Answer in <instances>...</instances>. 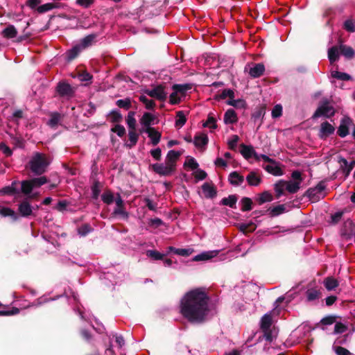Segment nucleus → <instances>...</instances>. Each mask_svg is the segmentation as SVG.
Listing matches in <instances>:
<instances>
[{"label":"nucleus","instance_id":"nucleus-51","mask_svg":"<svg viewBox=\"0 0 355 355\" xmlns=\"http://www.w3.org/2000/svg\"><path fill=\"white\" fill-rule=\"evenodd\" d=\"M112 123H119L122 121V114L118 110H112L109 114Z\"/></svg>","mask_w":355,"mask_h":355},{"label":"nucleus","instance_id":"nucleus-13","mask_svg":"<svg viewBox=\"0 0 355 355\" xmlns=\"http://www.w3.org/2000/svg\"><path fill=\"white\" fill-rule=\"evenodd\" d=\"M145 132L148 134V136L150 139L151 143L153 146H156L159 143L162 134L155 128H148L145 130H140V132Z\"/></svg>","mask_w":355,"mask_h":355},{"label":"nucleus","instance_id":"nucleus-29","mask_svg":"<svg viewBox=\"0 0 355 355\" xmlns=\"http://www.w3.org/2000/svg\"><path fill=\"white\" fill-rule=\"evenodd\" d=\"M339 47L337 46H333L328 50V58L331 64L336 62L339 59Z\"/></svg>","mask_w":355,"mask_h":355},{"label":"nucleus","instance_id":"nucleus-53","mask_svg":"<svg viewBox=\"0 0 355 355\" xmlns=\"http://www.w3.org/2000/svg\"><path fill=\"white\" fill-rule=\"evenodd\" d=\"M101 184L98 181H95L92 186V198L95 200L98 199L101 192Z\"/></svg>","mask_w":355,"mask_h":355},{"label":"nucleus","instance_id":"nucleus-32","mask_svg":"<svg viewBox=\"0 0 355 355\" xmlns=\"http://www.w3.org/2000/svg\"><path fill=\"white\" fill-rule=\"evenodd\" d=\"M33 187L30 180H23L21 182V192L25 195L28 196L31 193Z\"/></svg>","mask_w":355,"mask_h":355},{"label":"nucleus","instance_id":"nucleus-54","mask_svg":"<svg viewBox=\"0 0 355 355\" xmlns=\"http://www.w3.org/2000/svg\"><path fill=\"white\" fill-rule=\"evenodd\" d=\"M344 214L343 211H337L335 214L331 215V220L328 221L329 224L336 225L341 220Z\"/></svg>","mask_w":355,"mask_h":355},{"label":"nucleus","instance_id":"nucleus-26","mask_svg":"<svg viewBox=\"0 0 355 355\" xmlns=\"http://www.w3.org/2000/svg\"><path fill=\"white\" fill-rule=\"evenodd\" d=\"M255 200L261 205L265 202H269L273 200L272 195L268 191H265L258 195Z\"/></svg>","mask_w":355,"mask_h":355},{"label":"nucleus","instance_id":"nucleus-5","mask_svg":"<svg viewBox=\"0 0 355 355\" xmlns=\"http://www.w3.org/2000/svg\"><path fill=\"white\" fill-rule=\"evenodd\" d=\"M336 114L334 107L330 105V102L327 98H323L320 101L319 106L314 112L312 118L316 119L320 116L331 118Z\"/></svg>","mask_w":355,"mask_h":355},{"label":"nucleus","instance_id":"nucleus-4","mask_svg":"<svg viewBox=\"0 0 355 355\" xmlns=\"http://www.w3.org/2000/svg\"><path fill=\"white\" fill-rule=\"evenodd\" d=\"M76 90V87L71 86L65 80L59 81L55 87V95L67 100L75 96Z\"/></svg>","mask_w":355,"mask_h":355},{"label":"nucleus","instance_id":"nucleus-35","mask_svg":"<svg viewBox=\"0 0 355 355\" xmlns=\"http://www.w3.org/2000/svg\"><path fill=\"white\" fill-rule=\"evenodd\" d=\"M0 216L3 217H11L13 220H17L18 219V216L15 211L9 207H3L0 208Z\"/></svg>","mask_w":355,"mask_h":355},{"label":"nucleus","instance_id":"nucleus-23","mask_svg":"<svg viewBox=\"0 0 355 355\" xmlns=\"http://www.w3.org/2000/svg\"><path fill=\"white\" fill-rule=\"evenodd\" d=\"M246 180L250 186L257 187L261 182V178L255 171H250L246 176Z\"/></svg>","mask_w":355,"mask_h":355},{"label":"nucleus","instance_id":"nucleus-25","mask_svg":"<svg viewBox=\"0 0 355 355\" xmlns=\"http://www.w3.org/2000/svg\"><path fill=\"white\" fill-rule=\"evenodd\" d=\"M209 139L206 134L202 133L194 137L193 144L196 147L200 148L208 144Z\"/></svg>","mask_w":355,"mask_h":355},{"label":"nucleus","instance_id":"nucleus-31","mask_svg":"<svg viewBox=\"0 0 355 355\" xmlns=\"http://www.w3.org/2000/svg\"><path fill=\"white\" fill-rule=\"evenodd\" d=\"M324 285L327 290L332 291L338 286V282L333 277H327L324 280Z\"/></svg>","mask_w":355,"mask_h":355},{"label":"nucleus","instance_id":"nucleus-18","mask_svg":"<svg viewBox=\"0 0 355 355\" xmlns=\"http://www.w3.org/2000/svg\"><path fill=\"white\" fill-rule=\"evenodd\" d=\"M266 114V107L265 105H261L256 108L254 112L252 114V119L254 123H257V121L260 120L259 123V127L261 125L262 119Z\"/></svg>","mask_w":355,"mask_h":355},{"label":"nucleus","instance_id":"nucleus-40","mask_svg":"<svg viewBox=\"0 0 355 355\" xmlns=\"http://www.w3.org/2000/svg\"><path fill=\"white\" fill-rule=\"evenodd\" d=\"M286 182L284 180H279L275 184V191L276 192V198H279L282 195L284 194V190L286 188Z\"/></svg>","mask_w":355,"mask_h":355},{"label":"nucleus","instance_id":"nucleus-9","mask_svg":"<svg viewBox=\"0 0 355 355\" xmlns=\"http://www.w3.org/2000/svg\"><path fill=\"white\" fill-rule=\"evenodd\" d=\"M354 125L353 120L348 116H344L338 128L337 134L339 137L344 138L349 133V127Z\"/></svg>","mask_w":355,"mask_h":355},{"label":"nucleus","instance_id":"nucleus-1","mask_svg":"<svg viewBox=\"0 0 355 355\" xmlns=\"http://www.w3.org/2000/svg\"><path fill=\"white\" fill-rule=\"evenodd\" d=\"M210 297L203 288H197L186 293L180 302V313L192 324L206 321L209 313Z\"/></svg>","mask_w":355,"mask_h":355},{"label":"nucleus","instance_id":"nucleus-21","mask_svg":"<svg viewBox=\"0 0 355 355\" xmlns=\"http://www.w3.org/2000/svg\"><path fill=\"white\" fill-rule=\"evenodd\" d=\"M339 49L340 54L348 60H351L355 57V51L352 46L345 44H340L339 46Z\"/></svg>","mask_w":355,"mask_h":355},{"label":"nucleus","instance_id":"nucleus-6","mask_svg":"<svg viewBox=\"0 0 355 355\" xmlns=\"http://www.w3.org/2000/svg\"><path fill=\"white\" fill-rule=\"evenodd\" d=\"M326 185L324 181H320L315 187L309 188L305 193L312 202H318L321 198H324L325 195L322 191L325 189Z\"/></svg>","mask_w":355,"mask_h":355},{"label":"nucleus","instance_id":"nucleus-33","mask_svg":"<svg viewBox=\"0 0 355 355\" xmlns=\"http://www.w3.org/2000/svg\"><path fill=\"white\" fill-rule=\"evenodd\" d=\"M286 211V207L284 205H279L272 208L270 207L266 211L269 212V215L270 217H275L282 214H283Z\"/></svg>","mask_w":355,"mask_h":355},{"label":"nucleus","instance_id":"nucleus-17","mask_svg":"<svg viewBox=\"0 0 355 355\" xmlns=\"http://www.w3.org/2000/svg\"><path fill=\"white\" fill-rule=\"evenodd\" d=\"M49 116L50 119L47 124L52 128H55L58 124H60L64 116L62 114L57 112L50 113Z\"/></svg>","mask_w":355,"mask_h":355},{"label":"nucleus","instance_id":"nucleus-59","mask_svg":"<svg viewBox=\"0 0 355 355\" xmlns=\"http://www.w3.org/2000/svg\"><path fill=\"white\" fill-rule=\"evenodd\" d=\"M184 167H189L191 170H197L199 164L193 157H189L184 164Z\"/></svg>","mask_w":355,"mask_h":355},{"label":"nucleus","instance_id":"nucleus-3","mask_svg":"<svg viewBox=\"0 0 355 355\" xmlns=\"http://www.w3.org/2000/svg\"><path fill=\"white\" fill-rule=\"evenodd\" d=\"M49 164V162L46 156L40 153H37L30 161L31 170L36 175H40L44 173Z\"/></svg>","mask_w":355,"mask_h":355},{"label":"nucleus","instance_id":"nucleus-10","mask_svg":"<svg viewBox=\"0 0 355 355\" xmlns=\"http://www.w3.org/2000/svg\"><path fill=\"white\" fill-rule=\"evenodd\" d=\"M34 207H33L28 198L23 200L18 205V212L21 216L24 218H29L30 216H35L33 213Z\"/></svg>","mask_w":355,"mask_h":355},{"label":"nucleus","instance_id":"nucleus-61","mask_svg":"<svg viewBox=\"0 0 355 355\" xmlns=\"http://www.w3.org/2000/svg\"><path fill=\"white\" fill-rule=\"evenodd\" d=\"M181 155H182V153L179 151L171 150L168 152V153L166 155V157H168V159H170L175 163H177V161L179 159Z\"/></svg>","mask_w":355,"mask_h":355},{"label":"nucleus","instance_id":"nucleus-12","mask_svg":"<svg viewBox=\"0 0 355 355\" xmlns=\"http://www.w3.org/2000/svg\"><path fill=\"white\" fill-rule=\"evenodd\" d=\"M240 153L245 159H249L253 157L257 161H259V155L256 153L252 146L241 144H240Z\"/></svg>","mask_w":355,"mask_h":355},{"label":"nucleus","instance_id":"nucleus-57","mask_svg":"<svg viewBox=\"0 0 355 355\" xmlns=\"http://www.w3.org/2000/svg\"><path fill=\"white\" fill-rule=\"evenodd\" d=\"M203 127H209L212 129L217 128L216 120L211 114L208 115L207 120L203 123Z\"/></svg>","mask_w":355,"mask_h":355},{"label":"nucleus","instance_id":"nucleus-7","mask_svg":"<svg viewBox=\"0 0 355 355\" xmlns=\"http://www.w3.org/2000/svg\"><path fill=\"white\" fill-rule=\"evenodd\" d=\"M266 68L265 65L261 63L251 62L248 64L244 69L245 72H248L252 78H257L263 75Z\"/></svg>","mask_w":355,"mask_h":355},{"label":"nucleus","instance_id":"nucleus-34","mask_svg":"<svg viewBox=\"0 0 355 355\" xmlns=\"http://www.w3.org/2000/svg\"><path fill=\"white\" fill-rule=\"evenodd\" d=\"M307 300L311 302L316 299H319L322 296V293L319 290L315 288H309L306 292Z\"/></svg>","mask_w":355,"mask_h":355},{"label":"nucleus","instance_id":"nucleus-24","mask_svg":"<svg viewBox=\"0 0 355 355\" xmlns=\"http://www.w3.org/2000/svg\"><path fill=\"white\" fill-rule=\"evenodd\" d=\"M3 37L7 39H12L17 35V28L12 24L8 25L1 33Z\"/></svg>","mask_w":355,"mask_h":355},{"label":"nucleus","instance_id":"nucleus-42","mask_svg":"<svg viewBox=\"0 0 355 355\" xmlns=\"http://www.w3.org/2000/svg\"><path fill=\"white\" fill-rule=\"evenodd\" d=\"M80 52V46H75L67 52V58L68 61L75 59Z\"/></svg>","mask_w":355,"mask_h":355},{"label":"nucleus","instance_id":"nucleus-44","mask_svg":"<svg viewBox=\"0 0 355 355\" xmlns=\"http://www.w3.org/2000/svg\"><path fill=\"white\" fill-rule=\"evenodd\" d=\"M241 203L242 205V211H250L252 209V200L248 197H243L241 200Z\"/></svg>","mask_w":355,"mask_h":355},{"label":"nucleus","instance_id":"nucleus-41","mask_svg":"<svg viewBox=\"0 0 355 355\" xmlns=\"http://www.w3.org/2000/svg\"><path fill=\"white\" fill-rule=\"evenodd\" d=\"M226 103L227 105L233 106L236 108H245L246 107V102L241 98L237 100L230 98Z\"/></svg>","mask_w":355,"mask_h":355},{"label":"nucleus","instance_id":"nucleus-50","mask_svg":"<svg viewBox=\"0 0 355 355\" xmlns=\"http://www.w3.org/2000/svg\"><path fill=\"white\" fill-rule=\"evenodd\" d=\"M343 28L349 33L355 32V21L352 19H348L343 23Z\"/></svg>","mask_w":355,"mask_h":355},{"label":"nucleus","instance_id":"nucleus-43","mask_svg":"<svg viewBox=\"0 0 355 355\" xmlns=\"http://www.w3.org/2000/svg\"><path fill=\"white\" fill-rule=\"evenodd\" d=\"M139 99L145 105L147 110H153L155 107V102L153 100L148 99L146 96L141 95L139 96Z\"/></svg>","mask_w":355,"mask_h":355},{"label":"nucleus","instance_id":"nucleus-55","mask_svg":"<svg viewBox=\"0 0 355 355\" xmlns=\"http://www.w3.org/2000/svg\"><path fill=\"white\" fill-rule=\"evenodd\" d=\"M111 132L116 133L119 137H122L125 135V129L123 125L116 124L111 128Z\"/></svg>","mask_w":355,"mask_h":355},{"label":"nucleus","instance_id":"nucleus-30","mask_svg":"<svg viewBox=\"0 0 355 355\" xmlns=\"http://www.w3.org/2000/svg\"><path fill=\"white\" fill-rule=\"evenodd\" d=\"M155 117L150 112H145L141 120L140 123L146 127V128H151L150 125L153 123Z\"/></svg>","mask_w":355,"mask_h":355},{"label":"nucleus","instance_id":"nucleus-28","mask_svg":"<svg viewBox=\"0 0 355 355\" xmlns=\"http://www.w3.org/2000/svg\"><path fill=\"white\" fill-rule=\"evenodd\" d=\"M237 200L238 196L236 195H230L228 197L223 198L221 200L220 205L228 206L230 208L235 209Z\"/></svg>","mask_w":355,"mask_h":355},{"label":"nucleus","instance_id":"nucleus-20","mask_svg":"<svg viewBox=\"0 0 355 355\" xmlns=\"http://www.w3.org/2000/svg\"><path fill=\"white\" fill-rule=\"evenodd\" d=\"M17 181H13L11 185L3 187L1 190V193H3V195L8 196H14L19 194L20 191L17 188Z\"/></svg>","mask_w":355,"mask_h":355},{"label":"nucleus","instance_id":"nucleus-14","mask_svg":"<svg viewBox=\"0 0 355 355\" xmlns=\"http://www.w3.org/2000/svg\"><path fill=\"white\" fill-rule=\"evenodd\" d=\"M263 168L269 173L275 175H282L284 172L280 167V165L274 159V162H270L269 164L263 166Z\"/></svg>","mask_w":355,"mask_h":355},{"label":"nucleus","instance_id":"nucleus-15","mask_svg":"<svg viewBox=\"0 0 355 355\" xmlns=\"http://www.w3.org/2000/svg\"><path fill=\"white\" fill-rule=\"evenodd\" d=\"M202 190L206 198H214L217 195V190L213 184L205 182L202 185Z\"/></svg>","mask_w":355,"mask_h":355},{"label":"nucleus","instance_id":"nucleus-49","mask_svg":"<svg viewBox=\"0 0 355 355\" xmlns=\"http://www.w3.org/2000/svg\"><path fill=\"white\" fill-rule=\"evenodd\" d=\"M146 255L150 259L157 261L164 260V254L157 250H149L146 251Z\"/></svg>","mask_w":355,"mask_h":355},{"label":"nucleus","instance_id":"nucleus-36","mask_svg":"<svg viewBox=\"0 0 355 355\" xmlns=\"http://www.w3.org/2000/svg\"><path fill=\"white\" fill-rule=\"evenodd\" d=\"M272 317L269 314H265L261 320L260 327L261 329H268V328H271L272 326Z\"/></svg>","mask_w":355,"mask_h":355},{"label":"nucleus","instance_id":"nucleus-62","mask_svg":"<svg viewBox=\"0 0 355 355\" xmlns=\"http://www.w3.org/2000/svg\"><path fill=\"white\" fill-rule=\"evenodd\" d=\"M92 231V227L91 226L87 224V223H85L83 225H81L78 229V232L80 235L81 236H86L88 233H89L90 232Z\"/></svg>","mask_w":355,"mask_h":355},{"label":"nucleus","instance_id":"nucleus-60","mask_svg":"<svg viewBox=\"0 0 355 355\" xmlns=\"http://www.w3.org/2000/svg\"><path fill=\"white\" fill-rule=\"evenodd\" d=\"M337 318V316L333 315H327L323 318L320 322L323 325H330L336 322Z\"/></svg>","mask_w":355,"mask_h":355},{"label":"nucleus","instance_id":"nucleus-63","mask_svg":"<svg viewBox=\"0 0 355 355\" xmlns=\"http://www.w3.org/2000/svg\"><path fill=\"white\" fill-rule=\"evenodd\" d=\"M347 330V327L342 322H336L334 327L335 334L344 333Z\"/></svg>","mask_w":355,"mask_h":355},{"label":"nucleus","instance_id":"nucleus-58","mask_svg":"<svg viewBox=\"0 0 355 355\" xmlns=\"http://www.w3.org/2000/svg\"><path fill=\"white\" fill-rule=\"evenodd\" d=\"M101 198L103 202L107 205L112 204L114 201V196L112 193L110 191L104 192L101 196Z\"/></svg>","mask_w":355,"mask_h":355},{"label":"nucleus","instance_id":"nucleus-45","mask_svg":"<svg viewBox=\"0 0 355 355\" xmlns=\"http://www.w3.org/2000/svg\"><path fill=\"white\" fill-rule=\"evenodd\" d=\"M227 97L230 98H234V92L231 89H223L220 94L216 96V100L225 99Z\"/></svg>","mask_w":355,"mask_h":355},{"label":"nucleus","instance_id":"nucleus-8","mask_svg":"<svg viewBox=\"0 0 355 355\" xmlns=\"http://www.w3.org/2000/svg\"><path fill=\"white\" fill-rule=\"evenodd\" d=\"M164 89L165 85L160 84L155 86L153 89L144 90V93L151 98H155L160 101H164L167 98V94Z\"/></svg>","mask_w":355,"mask_h":355},{"label":"nucleus","instance_id":"nucleus-11","mask_svg":"<svg viewBox=\"0 0 355 355\" xmlns=\"http://www.w3.org/2000/svg\"><path fill=\"white\" fill-rule=\"evenodd\" d=\"M335 128L328 121H324L320 125L318 137L321 139H326L331 135L334 134Z\"/></svg>","mask_w":355,"mask_h":355},{"label":"nucleus","instance_id":"nucleus-48","mask_svg":"<svg viewBox=\"0 0 355 355\" xmlns=\"http://www.w3.org/2000/svg\"><path fill=\"white\" fill-rule=\"evenodd\" d=\"M30 180H31V182L32 183L33 189L34 188H37V187H40L42 185H43V184H44L48 182V179L45 176H41V177H39V178H35L31 179Z\"/></svg>","mask_w":355,"mask_h":355},{"label":"nucleus","instance_id":"nucleus-2","mask_svg":"<svg viewBox=\"0 0 355 355\" xmlns=\"http://www.w3.org/2000/svg\"><path fill=\"white\" fill-rule=\"evenodd\" d=\"M150 168L160 176H170L176 171V163L166 157L164 164L155 163L150 165Z\"/></svg>","mask_w":355,"mask_h":355},{"label":"nucleus","instance_id":"nucleus-22","mask_svg":"<svg viewBox=\"0 0 355 355\" xmlns=\"http://www.w3.org/2000/svg\"><path fill=\"white\" fill-rule=\"evenodd\" d=\"M228 180L232 185L239 186L244 182V177L237 171H233L230 173Z\"/></svg>","mask_w":355,"mask_h":355},{"label":"nucleus","instance_id":"nucleus-39","mask_svg":"<svg viewBox=\"0 0 355 355\" xmlns=\"http://www.w3.org/2000/svg\"><path fill=\"white\" fill-rule=\"evenodd\" d=\"M116 105L121 109L128 110L132 107V100L130 98L119 99L116 101Z\"/></svg>","mask_w":355,"mask_h":355},{"label":"nucleus","instance_id":"nucleus-52","mask_svg":"<svg viewBox=\"0 0 355 355\" xmlns=\"http://www.w3.org/2000/svg\"><path fill=\"white\" fill-rule=\"evenodd\" d=\"M338 162L340 164V169L345 173V176L347 175V168L349 167V163H348L347 160L342 156L338 157Z\"/></svg>","mask_w":355,"mask_h":355},{"label":"nucleus","instance_id":"nucleus-16","mask_svg":"<svg viewBox=\"0 0 355 355\" xmlns=\"http://www.w3.org/2000/svg\"><path fill=\"white\" fill-rule=\"evenodd\" d=\"M218 250H213L202 252L196 256H195L193 259V261H207L216 257L218 254Z\"/></svg>","mask_w":355,"mask_h":355},{"label":"nucleus","instance_id":"nucleus-27","mask_svg":"<svg viewBox=\"0 0 355 355\" xmlns=\"http://www.w3.org/2000/svg\"><path fill=\"white\" fill-rule=\"evenodd\" d=\"M192 84L190 83L175 84L173 85L172 89L173 91H175L177 94H180L181 96H184L186 95L187 91L192 88Z\"/></svg>","mask_w":355,"mask_h":355},{"label":"nucleus","instance_id":"nucleus-47","mask_svg":"<svg viewBox=\"0 0 355 355\" xmlns=\"http://www.w3.org/2000/svg\"><path fill=\"white\" fill-rule=\"evenodd\" d=\"M176 117L178 118L175 121L176 127H182L187 122V118L183 111H178L176 112Z\"/></svg>","mask_w":355,"mask_h":355},{"label":"nucleus","instance_id":"nucleus-37","mask_svg":"<svg viewBox=\"0 0 355 355\" xmlns=\"http://www.w3.org/2000/svg\"><path fill=\"white\" fill-rule=\"evenodd\" d=\"M96 37V34H90L83 38L80 41V46L85 49L92 44Z\"/></svg>","mask_w":355,"mask_h":355},{"label":"nucleus","instance_id":"nucleus-56","mask_svg":"<svg viewBox=\"0 0 355 355\" xmlns=\"http://www.w3.org/2000/svg\"><path fill=\"white\" fill-rule=\"evenodd\" d=\"M332 76L335 78L341 80H349L352 79V77L348 73L344 72H340L338 71L332 72Z\"/></svg>","mask_w":355,"mask_h":355},{"label":"nucleus","instance_id":"nucleus-46","mask_svg":"<svg viewBox=\"0 0 355 355\" xmlns=\"http://www.w3.org/2000/svg\"><path fill=\"white\" fill-rule=\"evenodd\" d=\"M299 182H286V189L291 193H295L300 189Z\"/></svg>","mask_w":355,"mask_h":355},{"label":"nucleus","instance_id":"nucleus-38","mask_svg":"<svg viewBox=\"0 0 355 355\" xmlns=\"http://www.w3.org/2000/svg\"><path fill=\"white\" fill-rule=\"evenodd\" d=\"M128 137L130 144H127V146L131 148L135 146L138 141L139 135L136 132V130H129Z\"/></svg>","mask_w":355,"mask_h":355},{"label":"nucleus","instance_id":"nucleus-19","mask_svg":"<svg viewBox=\"0 0 355 355\" xmlns=\"http://www.w3.org/2000/svg\"><path fill=\"white\" fill-rule=\"evenodd\" d=\"M224 123L225 124H233L238 121V116L233 109H228L224 114Z\"/></svg>","mask_w":355,"mask_h":355},{"label":"nucleus","instance_id":"nucleus-64","mask_svg":"<svg viewBox=\"0 0 355 355\" xmlns=\"http://www.w3.org/2000/svg\"><path fill=\"white\" fill-rule=\"evenodd\" d=\"M52 9H53V3H45L42 6H38L37 8V11L39 13H44V12H48Z\"/></svg>","mask_w":355,"mask_h":355}]
</instances>
